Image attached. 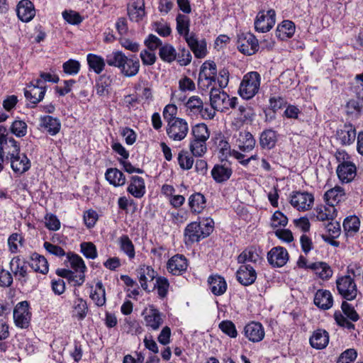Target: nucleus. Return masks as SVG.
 I'll return each mask as SVG.
<instances>
[{
  "instance_id": "nucleus-58",
  "label": "nucleus",
  "mask_w": 363,
  "mask_h": 363,
  "mask_svg": "<svg viewBox=\"0 0 363 363\" xmlns=\"http://www.w3.org/2000/svg\"><path fill=\"white\" fill-rule=\"evenodd\" d=\"M62 17L72 25H78L83 21V17L78 12L72 10L63 11Z\"/></svg>"
},
{
  "instance_id": "nucleus-51",
  "label": "nucleus",
  "mask_w": 363,
  "mask_h": 363,
  "mask_svg": "<svg viewBox=\"0 0 363 363\" xmlns=\"http://www.w3.org/2000/svg\"><path fill=\"white\" fill-rule=\"evenodd\" d=\"M190 151L195 157H202L207 151L206 141L192 139L189 145Z\"/></svg>"
},
{
  "instance_id": "nucleus-37",
  "label": "nucleus",
  "mask_w": 363,
  "mask_h": 363,
  "mask_svg": "<svg viewBox=\"0 0 363 363\" xmlns=\"http://www.w3.org/2000/svg\"><path fill=\"white\" fill-rule=\"evenodd\" d=\"M106 180L113 186H122L125 184L126 179L122 172L116 168H109L105 174Z\"/></svg>"
},
{
  "instance_id": "nucleus-48",
  "label": "nucleus",
  "mask_w": 363,
  "mask_h": 363,
  "mask_svg": "<svg viewBox=\"0 0 363 363\" xmlns=\"http://www.w3.org/2000/svg\"><path fill=\"white\" fill-rule=\"evenodd\" d=\"M193 138L197 140L207 141L210 137V132L207 125L204 123H199L194 125L191 130Z\"/></svg>"
},
{
  "instance_id": "nucleus-34",
  "label": "nucleus",
  "mask_w": 363,
  "mask_h": 363,
  "mask_svg": "<svg viewBox=\"0 0 363 363\" xmlns=\"http://www.w3.org/2000/svg\"><path fill=\"white\" fill-rule=\"evenodd\" d=\"M203 102L198 96H192L185 103L186 112L189 116L198 117L202 110Z\"/></svg>"
},
{
  "instance_id": "nucleus-49",
  "label": "nucleus",
  "mask_w": 363,
  "mask_h": 363,
  "mask_svg": "<svg viewBox=\"0 0 363 363\" xmlns=\"http://www.w3.org/2000/svg\"><path fill=\"white\" fill-rule=\"evenodd\" d=\"M177 30L180 35H184L186 38L189 36V18L183 14H178L176 18Z\"/></svg>"
},
{
  "instance_id": "nucleus-1",
  "label": "nucleus",
  "mask_w": 363,
  "mask_h": 363,
  "mask_svg": "<svg viewBox=\"0 0 363 363\" xmlns=\"http://www.w3.org/2000/svg\"><path fill=\"white\" fill-rule=\"evenodd\" d=\"M108 65L120 70L121 74L126 77L136 76L140 70V65L138 58L135 55L126 56L123 52L114 50L106 56Z\"/></svg>"
},
{
  "instance_id": "nucleus-61",
  "label": "nucleus",
  "mask_w": 363,
  "mask_h": 363,
  "mask_svg": "<svg viewBox=\"0 0 363 363\" xmlns=\"http://www.w3.org/2000/svg\"><path fill=\"white\" fill-rule=\"evenodd\" d=\"M219 328L230 337H237L238 333L235 324L230 320H223L219 324Z\"/></svg>"
},
{
  "instance_id": "nucleus-50",
  "label": "nucleus",
  "mask_w": 363,
  "mask_h": 363,
  "mask_svg": "<svg viewBox=\"0 0 363 363\" xmlns=\"http://www.w3.org/2000/svg\"><path fill=\"white\" fill-rule=\"evenodd\" d=\"M159 55L162 60L171 62L176 60L177 54L173 46L166 44L160 48Z\"/></svg>"
},
{
  "instance_id": "nucleus-59",
  "label": "nucleus",
  "mask_w": 363,
  "mask_h": 363,
  "mask_svg": "<svg viewBox=\"0 0 363 363\" xmlns=\"http://www.w3.org/2000/svg\"><path fill=\"white\" fill-rule=\"evenodd\" d=\"M80 247L81 252L86 258L94 259L97 257L96 247L92 242H82Z\"/></svg>"
},
{
  "instance_id": "nucleus-54",
  "label": "nucleus",
  "mask_w": 363,
  "mask_h": 363,
  "mask_svg": "<svg viewBox=\"0 0 363 363\" xmlns=\"http://www.w3.org/2000/svg\"><path fill=\"white\" fill-rule=\"evenodd\" d=\"M23 238L18 233H13L8 238V245L11 253H16L18 251V246H22Z\"/></svg>"
},
{
  "instance_id": "nucleus-31",
  "label": "nucleus",
  "mask_w": 363,
  "mask_h": 363,
  "mask_svg": "<svg viewBox=\"0 0 363 363\" xmlns=\"http://www.w3.org/2000/svg\"><path fill=\"white\" fill-rule=\"evenodd\" d=\"M333 296L329 291L318 290L314 297V303L319 308L326 310L332 307Z\"/></svg>"
},
{
  "instance_id": "nucleus-23",
  "label": "nucleus",
  "mask_w": 363,
  "mask_h": 363,
  "mask_svg": "<svg viewBox=\"0 0 363 363\" xmlns=\"http://www.w3.org/2000/svg\"><path fill=\"white\" fill-rule=\"evenodd\" d=\"M16 11L18 17L23 22L30 21L35 15L33 4L29 0H21Z\"/></svg>"
},
{
  "instance_id": "nucleus-44",
  "label": "nucleus",
  "mask_w": 363,
  "mask_h": 363,
  "mask_svg": "<svg viewBox=\"0 0 363 363\" xmlns=\"http://www.w3.org/2000/svg\"><path fill=\"white\" fill-rule=\"evenodd\" d=\"M205 197L200 193L194 194L189 199V205L194 213H201L205 208Z\"/></svg>"
},
{
  "instance_id": "nucleus-40",
  "label": "nucleus",
  "mask_w": 363,
  "mask_h": 363,
  "mask_svg": "<svg viewBox=\"0 0 363 363\" xmlns=\"http://www.w3.org/2000/svg\"><path fill=\"white\" fill-rule=\"evenodd\" d=\"M88 306L83 298L77 297L72 304V315L76 317L79 320H84L88 313Z\"/></svg>"
},
{
  "instance_id": "nucleus-29",
  "label": "nucleus",
  "mask_w": 363,
  "mask_h": 363,
  "mask_svg": "<svg viewBox=\"0 0 363 363\" xmlns=\"http://www.w3.org/2000/svg\"><path fill=\"white\" fill-rule=\"evenodd\" d=\"M209 289L215 296L223 295L227 289V284L223 277L219 275H212L208 279Z\"/></svg>"
},
{
  "instance_id": "nucleus-17",
  "label": "nucleus",
  "mask_w": 363,
  "mask_h": 363,
  "mask_svg": "<svg viewBox=\"0 0 363 363\" xmlns=\"http://www.w3.org/2000/svg\"><path fill=\"white\" fill-rule=\"evenodd\" d=\"M337 174L342 182L349 183L357 174L356 166L352 162L343 161L337 168Z\"/></svg>"
},
{
  "instance_id": "nucleus-7",
  "label": "nucleus",
  "mask_w": 363,
  "mask_h": 363,
  "mask_svg": "<svg viewBox=\"0 0 363 363\" xmlns=\"http://www.w3.org/2000/svg\"><path fill=\"white\" fill-rule=\"evenodd\" d=\"M313 202V195L306 191H293L289 195V203L298 211L310 210Z\"/></svg>"
},
{
  "instance_id": "nucleus-42",
  "label": "nucleus",
  "mask_w": 363,
  "mask_h": 363,
  "mask_svg": "<svg viewBox=\"0 0 363 363\" xmlns=\"http://www.w3.org/2000/svg\"><path fill=\"white\" fill-rule=\"evenodd\" d=\"M315 212L317 219L320 221L333 220L336 217V209L333 205L318 206Z\"/></svg>"
},
{
  "instance_id": "nucleus-57",
  "label": "nucleus",
  "mask_w": 363,
  "mask_h": 363,
  "mask_svg": "<svg viewBox=\"0 0 363 363\" xmlns=\"http://www.w3.org/2000/svg\"><path fill=\"white\" fill-rule=\"evenodd\" d=\"M11 131L18 138L23 137L27 133V124L23 121L16 120L11 124Z\"/></svg>"
},
{
  "instance_id": "nucleus-43",
  "label": "nucleus",
  "mask_w": 363,
  "mask_h": 363,
  "mask_svg": "<svg viewBox=\"0 0 363 363\" xmlns=\"http://www.w3.org/2000/svg\"><path fill=\"white\" fill-rule=\"evenodd\" d=\"M277 140V133L269 129L262 133L259 143L262 148L270 150L275 146Z\"/></svg>"
},
{
  "instance_id": "nucleus-56",
  "label": "nucleus",
  "mask_w": 363,
  "mask_h": 363,
  "mask_svg": "<svg viewBox=\"0 0 363 363\" xmlns=\"http://www.w3.org/2000/svg\"><path fill=\"white\" fill-rule=\"evenodd\" d=\"M80 63L79 61L70 59L62 65L63 71L69 75H76L80 70Z\"/></svg>"
},
{
  "instance_id": "nucleus-12",
  "label": "nucleus",
  "mask_w": 363,
  "mask_h": 363,
  "mask_svg": "<svg viewBox=\"0 0 363 363\" xmlns=\"http://www.w3.org/2000/svg\"><path fill=\"white\" fill-rule=\"evenodd\" d=\"M13 319L16 325L21 328H26L30 320V313L27 301L18 303L13 310Z\"/></svg>"
},
{
  "instance_id": "nucleus-15",
  "label": "nucleus",
  "mask_w": 363,
  "mask_h": 363,
  "mask_svg": "<svg viewBox=\"0 0 363 363\" xmlns=\"http://www.w3.org/2000/svg\"><path fill=\"white\" fill-rule=\"evenodd\" d=\"M45 94V87L41 79H37L35 84L31 83L25 90L26 98L32 104H36L43 100Z\"/></svg>"
},
{
  "instance_id": "nucleus-5",
  "label": "nucleus",
  "mask_w": 363,
  "mask_h": 363,
  "mask_svg": "<svg viewBox=\"0 0 363 363\" xmlns=\"http://www.w3.org/2000/svg\"><path fill=\"white\" fill-rule=\"evenodd\" d=\"M216 65L214 62H205L199 73L198 86L206 91L216 85Z\"/></svg>"
},
{
  "instance_id": "nucleus-39",
  "label": "nucleus",
  "mask_w": 363,
  "mask_h": 363,
  "mask_svg": "<svg viewBox=\"0 0 363 363\" xmlns=\"http://www.w3.org/2000/svg\"><path fill=\"white\" fill-rule=\"evenodd\" d=\"M118 244L120 250L128 256L129 259H133L135 257V246L132 240L127 235H123L118 239Z\"/></svg>"
},
{
  "instance_id": "nucleus-9",
  "label": "nucleus",
  "mask_w": 363,
  "mask_h": 363,
  "mask_svg": "<svg viewBox=\"0 0 363 363\" xmlns=\"http://www.w3.org/2000/svg\"><path fill=\"white\" fill-rule=\"evenodd\" d=\"M238 49L242 53L247 55L255 54L259 48L258 40L250 33H242L238 35Z\"/></svg>"
},
{
  "instance_id": "nucleus-63",
  "label": "nucleus",
  "mask_w": 363,
  "mask_h": 363,
  "mask_svg": "<svg viewBox=\"0 0 363 363\" xmlns=\"http://www.w3.org/2000/svg\"><path fill=\"white\" fill-rule=\"evenodd\" d=\"M288 223V219L281 212L276 211L272 218L271 225L273 228H278L281 226H286Z\"/></svg>"
},
{
  "instance_id": "nucleus-38",
  "label": "nucleus",
  "mask_w": 363,
  "mask_h": 363,
  "mask_svg": "<svg viewBox=\"0 0 363 363\" xmlns=\"http://www.w3.org/2000/svg\"><path fill=\"white\" fill-rule=\"evenodd\" d=\"M128 14L131 21L138 22L145 16V4L143 0H138L128 7Z\"/></svg>"
},
{
  "instance_id": "nucleus-11",
  "label": "nucleus",
  "mask_w": 363,
  "mask_h": 363,
  "mask_svg": "<svg viewBox=\"0 0 363 363\" xmlns=\"http://www.w3.org/2000/svg\"><path fill=\"white\" fill-rule=\"evenodd\" d=\"M275 11L269 10L266 13L264 11L258 13L255 21L257 31L265 33L269 31L275 24Z\"/></svg>"
},
{
  "instance_id": "nucleus-26",
  "label": "nucleus",
  "mask_w": 363,
  "mask_h": 363,
  "mask_svg": "<svg viewBox=\"0 0 363 363\" xmlns=\"http://www.w3.org/2000/svg\"><path fill=\"white\" fill-rule=\"evenodd\" d=\"M256 141L252 135L247 131L240 132L236 140V145L244 152L252 151L255 146Z\"/></svg>"
},
{
  "instance_id": "nucleus-28",
  "label": "nucleus",
  "mask_w": 363,
  "mask_h": 363,
  "mask_svg": "<svg viewBox=\"0 0 363 363\" xmlns=\"http://www.w3.org/2000/svg\"><path fill=\"white\" fill-rule=\"evenodd\" d=\"M127 191L135 198L140 199L145 194V184L144 179L138 176H133Z\"/></svg>"
},
{
  "instance_id": "nucleus-4",
  "label": "nucleus",
  "mask_w": 363,
  "mask_h": 363,
  "mask_svg": "<svg viewBox=\"0 0 363 363\" xmlns=\"http://www.w3.org/2000/svg\"><path fill=\"white\" fill-rule=\"evenodd\" d=\"M261 77L257 72L246 74L240 83L239 94L245 99H250L257 94L260 86Z\"/></svg>"
},
{
  "instance_id": "nucleus-35",
  "label": "nucleus",
  "mask_w": 363,
  "mask_h": 363,
  "mask_svg": "<svg viewBox=\"0 0 363 363\" xmlns=\"http://www.w3.org/2000/svg\"><path fill=\"white\" fill-rule=\"evenodd\" d=\"M40 125L44 128L51 135H55L59 133L61 123L57 118L51 116H45L40 118Z\"/></svg>"
},
{
  "instance_id": "nucleus-3",
  "label": "nucleus",
  "mask_w": 363,
  "mask_h": 363,
  "mask_svg": "<svg viewBox=\"0 0 363 363\" xmlns=\"http://www.w3.org/2000/svg\"><path fill=\"white\" fill-rule=\"evenodd\" d=\"M237 103V97L230 98L222 89L216 86L211 88L210 104L214 110L223 112L229 108H235Z\"/></svg>"
},
{
  "instance_id": "nucleus-30",
  "label": "nucleus",
  "mask_w": 363,
  "mask_h": 363,
  "mask_svg": "<svg viewBox=\"0 0 363 363\" xmlns=\"http://www.w3.org/2000/svg\"><path fill=\"white\" fill-rule=\"evenodd\" d=\"M211 175L216 182L222 183L230 179L232 169L225 164H216L211 170Z\"/></svg>"
},
{
  "instance_id": "nucleus-16",
  "label": "nucleus",
  "mask_w": 363,
  "mask_h": 363,
  "mask_svg": "<svg viewBox=\"0 0 363 363\" xmlns=\"http://www.w3.org/2000/svg\"><path fill=\"white\" fill-rule=\"evenodd\" d=\"M269 263L273 267L284 266L289 259L287 250L283 247H274L267 254Z\"/></svg>"
},
{
  "instance_id": "nucleus-41",
  "label": "nucleus",
  "mask_w": 363,
  "mask_h": 363,
  "mask_svg": "<svg viewBox=\"0 0 363 363\" xmlns=\"http://www.w3.org/2000/svg\"><path fill=\"white\" fill-rule=\"evenodd\" d=\"M295 32V25L291 21H284L278 26L276 30V35L281 39L284 40L291 38Z\"/></svg>"
},
{
  "instance_id": "nucleus-13",
  "label": "nucleus",
  "mask_w": 363,
  "mask_h": 363,
  "mask_svg": "<svg viewBox=\"0 0 363 363\" xmlns=\"http://www.w3.org/2000/svg\"><path fill=\"white\" fill-rule=\"evenodd\" d=\"M145 325L153 330H157L162 325L163 319L162 313L153 305H150L143 312Z\"/></svg>"
},
{
  "instance_id": "nucleus-14",
  "label": "nucleus",
  "mask_w": 363,
  "mask_h": 363,
  "mask_svg": "<svg viewBox=\"0 0 363 363\" xmlns=\"http://www.w3.org/2000/svg\"><path fill=\"white\" fill-rule=\"evenodd\" d=\"M11 269L16 279L24 285L29 280V274L27 272L26 262H22L19 257H13L10 262Z\"/></svg>"
},
{
  "instance_id": "nucleus-27",
  "label": "nucleus",
  "mask_w": 363,
  "mask_h": 363,
  "mask_svg": "<svg viewBox=\"0 0 363 363\" xmlns=\"http://www.w3.org/2000/svg\"><path fill=\"white\" fill-rule=\"evenodd\" d=\"M310 344L312 347L317 350H322L327 347L329 342V334L323 329L315 330L310 337Z\"/></svg>"
},
{
  "instance_id": "nucleus-45",
  "label": "nucleus",
  "mask_w": 363,
  "mask_h": 363,
  "mask_svg": "<svg viewBox=\"0 0 363 363\" xmlns=\"http://www.w3.org/2000/svg\"><path fill=\"white\" fill-rule=\"evenodd\" d=\"M344 195V190L340 186H335L325 192V199L328 205L335 206L342 200Z\"/></svg>"
},
{
  "instance_id": "nucleus-20",
  "label": "nucleus",
  "mask_w": 363,
  "mask_h": 363,
  "mask_svg": "<svg viewBox=\"0 0 363 363\" xmlns=\"http://www.w3.org/2000/svg\"><path fill=\"white\" fill-rule=\"evenodd\" d=\"M184 237L186 244L198 242L201 238H206L201 223L192 222L189 223L185 228Z\"/></svg>"
},
{
  "instance_id": "nucleus-32",
  "label": "nucleus",
  "mask_w": 363,
  "mask_h": 363,
  "mask_svg": "<svg viewBox=\"0 0 363 363\" xmlns=\"http://www.w3.org/2000/svg\"><path fill=\"white\" fill-rule=\"evenodd\" d=\"M30 267L36 272L45 274L48 272V262L44 256L33 253L30 256Z\"/></svg>"
},
{
  "instance_id": "nucleus-2",
  "label": "nucleus",
  "mask_w": 363,
  "mask_h": 363,
  "mask_svg": "<svg viewBox=\"0 0 363 363\" xmlns=\"http://www.w3.org/2000/svg\"><path fill=\"white\" fill-rule=\"evenodd\" d=\"M9 144L11 150L6 154L10 157L11 167L15 173L22 174L30 169V160L25 154H20L19 145L13 138L6 141V145Z\"/></svg>"
},
{
  "instance_id": "nucleus-46",
  "label": "nucleus",
  "mask_w": 363,
  "mask_h": 363,
  "mask_svg": "<svg viewBox=\"0 0 363 363\" xmlns=\"http://www.w3.org/2000/svg\"><path fill=\"white\" fill-rule=\"evenodd\" d=\"M87 62L90 68L96 74H100L104 69L106 63V59L94 54L87 55Z\"/></svg>"
},
{
  "instance_id": "nucleus-33",
  "label": "nucleus",
  "mask_w": 363,
  "mask_h": 363,
  "mask_svg": "<svg viewBox=\"0 0 363 363\" xmlns=\"http://www.w3.org/2000/svg\"><path fill=\"white\" fill-rule=\"evenodd\" d=\"M308 267L309 269L313 270L321 279L327 280L333 276V270L326 262H313L309 264Z\"/></svg>"
},
{
  "instance_id": "nucleus-25",
  "label": "nucleus",
  "mask_w": 363,
  "mask_h": 363,
  "mask_svg": "<svg viewBox=\"0 0 363 363\" xmlns=\"http://www.w3.org/2000/svg\"><path fill=\"white\" fill-rule=\"evenodd\" d=\"M136 272L141 287L145 291L147 290V282L154 280L156 272L152 267L145 264L140 265Z\"/></svg>"
},
{
  "instance_id": "nucleus-6",
  "label": "nucleus",
  "mask_w": 363,
  "mask_h": 363,
  "mask_svg": "<svg viewBox=\"0 0 363 363\" xmlns=\"http://www.w3.org/2000/svg\"><path fill=\"white\" fill-rule=\"evenodd\" d=\"M336 285L339 294L347 301L355 299L359 294L354 279L349 275L338 278L336 280Z\"/></svg>"
},
{
  "instance_id": "nucleus-10",
  "label": "nucleus",
  "mask_w": 363,
  "mask_h": 363,
  "mask_svg": "<svg viewBox=\"0 0 363 363\" xmlns=\"http://www.w3.org/2000/svg\"><path fill=\"white\" fill-rule=\"evenodd\" d=\"M67 262H69L70 267L75 272V286H79L83 284L85 281V272L86 267L82 258L76 254L68 253L67 255Z\"/></svg>"
},
{
  "instance_id": "nucleus-60",
  "label": "nucleus",
  "mask_w": 363,
  "mask_h": 363,
  "mask_svg": "<svg viewBox=\"0 0 363 363\" xmlns=\"http://www.w3.org/2000/svg\"><path fill=\"white\" fill-rule=\"evenodd\" d=\"M216 144L217 149L221 154L220 157L226 158L228 155H231L230 146L229 143L222 136L216 138Z\"/></svg>"
},
{
  "instance_id": "nucleus-64",
  "label": "nucleus",
  "mask_w": 363,
  "mask_h": 363,
  "mask_svg": "<svg viewBox=\"0 0 363 363\" xmlns=\"http://www.w3.org/2000/svg\"><path fill=\"white\" fill-rule=\"evenodd\" d=\"M177 61L182 66H186L191 61V55L189 50L185 48H180L177 54Z\"/></svg>"
},
{
  "instance_id": "nucleus-52",
  "label": "nucleus",
  "mask_w": 363,
  "mask_h": 363,
  "mask_svg": "<svg viewBox=\"0 0 363 363\" xmlns=\"http://www.w3.org/2000/svg\"><path fill=\"white\" fill-rule=\"evenodd\" d=\"M155 288L157 289V294L160 298H165L167 295L169 288V283L168 279L164 277H157L156 279Z\"/></svg>"
},
{
  "instance_id": "nucleus-55",
  "label": "nucleus",
  "mask_w": 363,
  "mask_h": 363,
  "mask_svg": "<svg viewBox=\"0 0 363 363\" xmlns=\"http://www.w3.org/2000/svg\"><path fill=\"white\" fill-rule=\"evenodd\" d=\"M343 228L347 234L358 231L359 228V220L357 216H350L345 219Z\"/></svg>"
},
{
  "instance_id": "nucleus-36",
  "label": "nucleus",
  "mask_w": 363,
  "mask_h": 363,
  "mask_svg": "<svg viewBox=\"0 0 363 363\" xmlns=\"http://www.w3.org/2000/svg\"><path fill=\"white\" fill-rule=\"evenodd\" d=\"M261 260V257L257 250L254 247H250L243 250L238 257V263L245 264L251 262L256 264Z\"/></svg>"
},
{
  "instance_id": "nucleus-18",
  "label": "nucleus",
  "mask_w": 363,
  "mask_h": 363,
  "mask_svg": "<svg viewBox=\"0 0 363 363\" xmlns=\"http://www.w3.org/2000/svg\"><path fill=\"white\" fill-rule=\"evenodd\" d=\"M264 330L261 323L251 322L244 328L245 336L252 342L262 341L264 337Z\"/></svg>"
},
{
  "instance_id": "nucleus-24",
  "label": "nucleus",
  "mask_w": 363,
  "mask_h": 363,
  "mask_svg": "<svg viewBox=\"0 0 363 363\" xmlns=\"http://www.w3.org/2000/svg\"><path fill=\"white\" fill-rule=\"evenodd\" d=\"M337 137L342 145H349L354 143L356 139V129L350 123L345 124L337 130Z\"/></svg>"
},
{
  "instance_id": "nucleus-22",
  "label": "nucleus",
  "mask_w": 363,
  "mask_h": 363,
  "mask_svg": "<svg viewBox=\"0 0 363 363\" xmlns=\"http://www.w3.org/2000/svg\"><path fill=\"white\" fill-rule=\"evenodd\" d=\"M187 260L182 255H176L169 259L167 270L173 275H180L187 269Z\"/></svg>"
},
{
  "instance_id": "nucleus-53",
  "label": "nucleus",
  "mask_w": 363,
  "mask_h": 363,
  "mask_svg": "<svg viewBox=\"0 0 363 363\" xmlns=\"http://www.w3.org/2000/svg\"><path fill=\"white\" fill-rule=\"evenodd\" d=\"M178 162L180 167L183 169H190L194 164V159L187 151L182 150L178 155Z\"/></svg>"
},
{
  "instance_id": "nucleus-47",
  "label": "nucleus",
  "mask_w": 363,
  "mask_h": 363,
  "mask_svg": "<svg viewBox=\"0 0 363 363\" xmlns=\"http://www.w3.org/2000/svg\"><path fill=\"white\" fill-rule=\"evenodd\" d=\"M105 289L101 281H98L94 293H91L90 298L98 306H102L106 303Z\"/></svg>"
},
{
  "instance_id": "nucleus-8",
  "label": "nucleus",
  "mask_w": 363,
  "mask_h": 363,
  "mask_svg": "<svg viewBox=\"0 0 363 363\" xmlns=\"http://www.w3.org/2000/svg\"><path fill=\"white\" fill-rule=\"evenodd\" d=\"M188 132V123L183 118H177L174 121H169L167 124V134L174 141L184 140Z\"/></svg>"
},
{
  "instance_id": "nucleus-62",
  "label": "nucleus",
  "mask_w": 363,
  "mask_h": 363,
  "mask_svg": "<svg viewBox=\"0 0 363 363\" xmlns=\"http://www.w3.org/2000/svg\"><path fill=\"white\" fill-rule=\"evenodd\" d=\"M357 357V352L354 349H347L339 357L337 363H352Z\"/></svg>"
},
{
  "instance_id": "nucleus-19",
  "label": "nucleus",
  "mask_w": 363,
  "mask_h": 363,
  "mask_svg": "<svg viewBox=\"0 0 363 363\" xmlns=\"http://www.w3.org/2000/svg\"><path fill=\"white\" fill-rule=\"evenodd\" d=\"M238 281L244 286L253 284L257 278V273L250 264L241 265L236 273Z\"/></svg>"
},
{
  "instance_id": "nucleus-21",
  "label": "nucleus",
  "mask_w": 363,
  "mask_h": 363,
  "mask_svg": "<svg viewBox=\"0 0 363 363\" xmlns=\"http://www.w3.org/2000/svg\"><path fill=\"white\" fill-rule=\"evenodd\" d=\"M185 40L196 57L203 58L206 55V43L204 40H199L194 33L186 36Z\"/></svg>"
}]
</instances>
